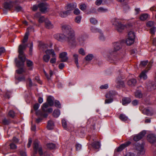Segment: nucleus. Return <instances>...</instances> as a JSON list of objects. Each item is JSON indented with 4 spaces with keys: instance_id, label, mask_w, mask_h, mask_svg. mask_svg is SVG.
<instances>
[{
    "instance_id": "obj_1",
    "label": "nucleus",
    "mask_w": 156,
    "mask_h": 156,
    "mask_svg": "<svg viewBox=\"0 0 156 156\" xmlns=\"http://www.w3.org/2000/svg\"><path fill=\"white\" fill-rule=\"evenodd\" d=\"M62 30L66 34V40L68 45L72 48L76 46H83L87 37L86 35L82 34L79 35L77 38L75 37V32L71 26L67 25L62 26Z\"/></svg>"
},
{
    "instance_id": "obj_2",
    "label": "nucleus",
    "mask_w": 156,
    "mask_h": 156,
    "mask_svg": "<svg viewBox=\"0 0 156 156\" xmlns=\"http://www.w3.org/2000/svg\"><path fill=\"white\" fill-rule=\"evenodd\" d=\"M54 98L53 97L49 96L47 98V102L48 104L47 103H44L41 106V108L42 112L40 110H38L36 111V114L37 115L40 116L44 117H46L48 115V114L45 112H48V113H51L53 111V109L52 108H48V105L50 106H52L54 105Z\"/></svg>"
},
{
    "instance_id": "obj_3",
    "label": "nucleus",
    "mask_w": 156,
    "mask_h": 156,
    "mask_svg": "<svg viewBox=\"0 0 156 156\" xmlns=\"http://www.w3.org/2000/svg\"><path fill=\"white\" fill-rule=\"evenodd\" d=\"M113 49L109 51V53L113 56V60L115 61L120 60L124 57V54L121 50L122 47L120 42L113 43Z\"/></svg>"
},
{
    "instance_id": "obj_4",
    "label": "nucleus",
    "mask_w": 156,
    "mask_h": 156,
    "mask_svg": "<svg viewBox=\"0 0 156 156\" xmlns=\"http://www.w3.org/2000/svg\"><path fill=\"white\" fill-rule=\"evenodd\" d=\"M27 47V45L26 44H20L19 46L18 49L19 58L21 61H18L17 58L15 59L16 66L19 68L23 66L24 62L25 61L26 59V57L23 51Z\"/></svg>"
},
{
    "instance_id": "obj_5",
    "label": "nucleus",
    "mask_w": 156,
    "mask_h": 156,
    "mask_svg": "<svg viewBox=\"0 0 156 156\" xmlns=\"http://www.w3.org/2000/svg\"><path fill=\"white\" fill-rule=\"evenodd\" d=\"M111 22L115 29L119 32H122L126 27V26L122 24L119 20L116 17L112 18Z\"/></svg>"
},
{
    "instance_id": "obj_6",
    "label": "nucleus",
    "mask_w": 156,
    "mask_h": 156,
    "mask_svg": "<svg viewBox=\"0 0 156 156\" xmlns=\"http://www.w3.org/2000/svg\"><path fill=\"white\" fill-rule=\"evenodd\" d=\"M135 148L137 153V156L143 155L145 154V151L143 145L136 144L135 145Z\"/></svg>"
},
{
    "instance_id": "obj_7",
    "label": "nucleus",
    "mask_w": 156,
    "mask_h": 156,
    "mask_svg": "<svg viewBox=\"0 0 156 156\" xmlns=\"http://www.w3.org/2000/svg\"><path fill=\"white\" fill-rule=\"evenodd\" d=\"M145 88L148 91H151L156 88V84L151 81H148L146 83Z\"/></svg>"
},
{
    "instance_id": "obj_8",
    "label": "nucleus",
    "mask_w": 156,
    "mask_h": 156,
    "mask_svg": "<svg viewBox=\"0 0 156 156\" xmlns=\"http://www.w3.org/2000/svg\"><path fill=\"white\" fill-rule=\"evenodd\" d=\"M34 149L36 153L38 151L39 154L40 155H42L43 154V151L41 147L39 145V143L37 142H35L34 144Z\"/></svg>"
},
{
    "instance_id": "obj_9",
    "label": "nucleus",
    "mask_w": 156,
    "mask_h": 156,
    "mask_svg": "<svg viewBox=\"0 0 156 156\" xmlns=\"http://www.w3.org/2000/svg\"><path fill=\"white\" fill-rule=\"evenodd\" d=\"M63 32L66 34L64 31ZM54 37L55 39L58 41L62 42L65 39L66 37H66L65 35L62 34H57L54 35Z\"/></svg>"
},
{
    "instance_id": "obj_10",
    "label": "nucleus",
    "mask_w": 156,
    "mask_h": 156,
    "mask_svg": "<svg viewBox=\"0 0 156 156\" xmlns=\"http://www.w3.org/2000/svg\"><path fill=\"white\" fill-rule=\"evenodd\" d=\"M142 106L140 108V110L144 114L147 115H151L153 114L152 109L151 108H145L143 109Z\"/></svg>"
},
{
    "instance_id": "obj_11",
    "label": "nucleus",
    "mask_w": 156,
    "mask_h": 156,
    "mask_svg": "<svg viewBox=\"0 0 156 156\" xmlns=\"http://www.w3.org/2000/svg\"><path fill=\"white\" fill-rule=\"evenodd\" d=\"M146 134L145 131H143L138 134L135 135L133 136V140L135 141H137L142 139Z\"/></svg>"
},
{
    "instance_id": "obj_12",
    "label": "nucleus",
    "mask_w": 156,
    "mask_h": 156,
    "mask_svg": "<svg viewBox=\"0 0 156 156\" xmlns=\"http://www.w3.org/2000/svg\"><path fill=\"white\" fill-rule=\"evenodd\" d=\"M34 29L32 27H29L27 29V32L25 33L24 39L23 41V43H24L27 42L30 32L34 31Z\"/></svg>"
},
{
    "instance_id": "obj_13",
    "label": "nucleus",
    "mask_w": 156,
    "mask_h": 156,
    "mask_svg": "<svg viewBox=\"0 0 156 156\" xmlns=\"http://www.w3.org/2000/svg\"><path fill=\"white\" fill-rule=\"evenodd\" d=\"M47 4L46 3H41L38 5L40 10L42 12H46L47 8Z\"/></svg>"
},
{
    "instance_id": "obj_14",
    "label": "nucleus",
    "mask_w": 156,
    "mask_h": 156,
    "mask_svg": "<svg viewBox=\"0 0 156 156\" xmlns=\"http://www.w3.org/2000/svg\"><path fill=\"white\" fill-rule=\"evenodd\" d=\"M67 53L66 52H63L59 55V58L61 59V61L66 62L68 60V58L67 56Z\"/></svg>"
},
{
    "instance_id": "obj_15",
    "label": "nucleus",
    "mask_w": 156,
    "mask_h": 156,
    "mask_svg": "<svg viewBox=\"0 0 156 156\" xmlns=\"http://www.w3.org/2000/svg\"><path fill=\"white\" fill-rule=\"evenodd\" d=\"M34 17L36 18H39L38 22L40 23H41L44 22L46 20H48L47 19H45L43 16H41L40 13H36L34 15Z\"/></svg>"
},
{
    "instance_id": "obj_16",
    "label": "nucleus",
    "mask_w": 156,
    "mask_h": 156,
    "mask_svg": "<svg viewBox=\"0 0 156 156\" xmlns=\"http://www.w3.org/2000/svg\"><path fill=\"white\" fill-rule=\"evenodd\" d=\"M148 141L151 143H153L156 141V138L153 134H149L147 136Z\"/></svg>"
},
{
    "instance_id": "obj_17",
    "label": "nucleus",
    "mask_w": 156,
    "mask_h": 156,
    "mask_svg": "<svg viewBox=\"0 0 156 156\" xmlns=\"http://www.w3.org/2000/svg\"><path fill=\"white\" fill-rule=\"evenodd\" d=\"M45 27L48 29H51L53 27V25L51 22L48 20H46L45 21Z\"/></svg>"
},
{
    "instance_id": "obj_18",
    "label": "nucleus",
    "mask_w": 156,
    "mask_h": 156,
    "mask_svg": "<svg viewBox=\"0 0 156 156\" xmlns=\"http://www.w3.org/2000/svg\"><path fill=\"white\" fill-rule=\"evenodd\" d=\"M123 10L124 12H127L129 11L131 8L128 4L124 3L122 5Z\"/></svg>"
},
{
    "instance_id": "obj_19",
    "label": "nucleus",
    "mask_w": 156,
    "mask_h": 156,
    "mask_svg": "<svg viewBox=\"0 0 156 156\" xmlns=\"http://www.w3.org/2000/svg\"><path fill=\"white\" fill-rule=\"evenodd\" d=\"M73 56L74 59V61L76 65V66L77 68H79V67L78 60L79 55L77 54H74L73 55Z\"/></svg>"
},
{
    "instance_id": "obj_20",
    "label": "nucleus",
    "mask_w": 156,
    "mask_h": 156,
    "mask_svg": "<svg viewBox=\"0 0 156 156\" xmlns=\"http://www.w3.org/2000/svg\"><path fill=\"white\" fill-rule=\"evenodd\" d=\"M148 72V70H145L141 72L139 75V77L141 79L145 80L147 78V76L146 73Z\"/></svg>"
},
{
    "instance_id": "obj_21",
    "label": "nucleus",
    "mask_w": 156,
    "mask_h": 156,
    "mask_svg": "<svg viewBox=\"0 0 156 156\" xmlns=\"http://www.w3.org/2000/svg\"><path fill=\"white\" fill-rule=\"evenodd\" d=\"M136 81L134 79H131L128 80L127 84L129 86L133 87L135 86L136 83Z\"/></svg>"
},
{
    "instance_id": "obj_22",
    "label": "nucleus",
    "mask_w": 156,
    "mask_h": 156,
    "mask_svg": "<svg viewBox=\"0 0 156 156\" xmlns=\"http://www.w3.org/2000/svg\"><path fill=\"white\" fill-rule=\"evenodd\" d=\"M97 11L99 13H103L107 12L108 9L106 8L100 7L98 9Z\"/></svg>"
},
{
    "instance_id": "obj_23",
    "label": "nucleus",
    "mask_w": 156,
    "mask_h": 156,
    "mask_svg": "<svg viewBox=\"0 0 156 156\" xmlns=\"http://www.w3.org/2000/svg\"><path fill=\"white\" fill-rule=\"evenodd\" d=\"M134 41L135 39L128 37L126 40V43L127 45H130L133 44L134 42Z\"/></svg>"
},
{
    "instance_id": "obj_24",
    "label": "nucleus",
    "mask_w": 156,
    "mask_h": 156,
    "mask_svg": "<svg viewBox=\"0 0 156 156\" xmlns=\"http://www.w3.org/2000/svg\"><path fill=\"white\" fill-rule=\"evenodd\" d=\"M130 99L129 98H124L122 99V105H126L131 102Z\"/></svg>"
},
{
    "instance_id": "obj_25",
    "label": "nucleus",
    "mask_w": 156,
    "mask_h": 156,
    "mask_svg": "<svg viewBox=\"0 0 156 156\" xmlns=\"http://www.w3.org/2000/svg\"><path fill=\"white\" fill-rule=\"evenodd\" d=\"M90 31H91L94 33H97V32H101V30L96 28L95 27L92 26L90 27Z\"/></svg>"
},
{
    "instance_id": "obj_26",
    "label": "nucleus",
    "mask_w": 156,
    "mask_h": 156,
    "mask_svg": "<svg viewBox=\"0 0 156 156\" xmlns=\"http://www.w3.org/2000/svg\"><path fill=\"white\" fill-rule=\"evenodd\" d=\"M45 52L47 55H51L52 56H55L56 55L54 50L52 49H47L45 51Z\"/></svg>"
},
{
    "instance_id": "obj_27",
    "label": "nucleus",
    "mask_w": 156,
    "mask_h": 156,
    "mask_svg": "<svg viewBox=\"0 0 156 156\" xmlns=\"http://www.w3.org/2000/svg\"><path fill=\"white\" fill-rule=\"evenodd\" d=\"M149 15L147 13H143L141 14L140 17V19L142 21L146 20L149 17Z\"/></svg>"
},
{
    "instance_id": "obj_28",
    "label": "nucleus",
    "mask_w": 156,
    "mask_h": 156,
    "mask_svg": "<svg viewBox=\"0 0 156 156\" xmlns=\"http://www.w3.org/2000/svg\"><path fill=\"white\" fill-rule=\"evenodd\" d=\"M54 126V124L53 122L51 121H49L48 122V125L47 126L48 129L51 130L52 129Z\"/></svg>"
},
{
    "instance_id": "obj_29",
    "label": "nucleus",
    "mask_w": 156,
    "mask_h": 156,
    "mask_svg": "<svg viewBox=\"0 0 156 156\" xmlns=\"http://www.w3.org/2000/svg\"><path fill=\"white\" fill-rule=\"evenodd\" d=\"M94 56L92 54H89L85 57V59L87 61H90L94 58Z\"/></svg>"
},
{
    "instance_id": "obj_30",
    "label": "nucleus",
    "mask_w": 156,
    "mask_h": 156,
    "mask_svg": "<svg viewBox=\"0 0 156 156\" xmlns=\"http://www.w3.org/2000/svg\"><path fill=\"white\" fill-rule=\"evenodd\" d=\"M40 48L42 49L43 51L45 50L48 47V46L47 44L44 43H40L39 45Z\"/></svg>"
},
{
    "instance_id": "obj_31",
    "label": "nucleus",
    "mask_w": 156,
    "mask_h": 156,
    "mask_svg": "<svg viewBox=\"0 0 156 156\" xmlns=\"http://www.w3.org/2000/svg\"><path fill=\"white\" fill-rule=\"evenodd\" d=\"M93 147L96 149H98L100 147L101 145L99 142H94L92 144Z\"/></svg>"
},
{
    "instance_id": "obj_32",
    "label": "nucleus",
    "mask_w": 156,
    "mask_h": 156,
    "mask_svg": "<svg viewBox=\"0 0 156 156\" xmlns=\"http://www.w3.org/2000/svg\"><path fill=\"white\" fill-rule=\"evenodd\" d=\"M128 37L135 39V34L133 30H131L129 32L128 34Z\"/></svg>"
},
{
    "instance_id": "obj_33",
    "label": "nucleus",
    "mask_w": 156,
    "mask_h": 156,
    "mask_svg": "<svg viewBox=\"0 0 156 156\" xmlns=\"http://www.w3.org/2000/svg\"><path fill=\"white\" fill-rule=\"evenodd\" d=\"M60 114V111L58 109L54 110L53 113V115L55 117H58Z\"/></svg>"
},
{
    "instance_id": "obj_34",
    "label": "nucleus",
    "mask_w": 156,
    "mask_h": 156,
    "mask_svg": "<svg viewBox=\"0 0 156 156\" xmlns=\"http://www.w3.org/2000/svg\"><path fill=\"white\" fill-rule=\"evenodd\" d=\"M69 14L66 11H62L59 13V15L62 17H65L69 15Z\"/></svg>"
},
{
    "instance_id": "obj_35",
    "label": "nucleus",
    "mask_w": 156,
    "mask_h": 156,
    "mask_svg": "<svg viewBox=\"0 0 156 156\" xmlns=\"http://www.w3.org/2000/svg\"><path fill=\"white\" fill-rule=\"evenodd\" d=\"M117 85V87H124V83L123 81H116Z\"/></svg>"
},
{
    "instance_id": "obj_36",
    "label": "nucleus",
    "mask_w": 156,
    "mask_h": 156,
    "mask_svg": "<svg viewBox=\"0 0 156 156\" xmlns=\"http://www.w3.org/2000/svg\"><path fill=\"white\" fill-rule=\"evenodd\" d=\"M115 93H113V91H110L106 95V97L107 98H111L113 97V96L115 95Z\"/></svg>"
},
{
    "instance_id": "obj_37",
    "label": "nucleus",
    "mask_w": 156,
    "mask_h": 156,
    "mask_svg": "<svg viewBox=\"0 0 156 156\" xmlns=\"http://www.w3.org/2000/svg\"><path fill=\"white\" fill-rule=\"evenodd\" d=\"M79 8L81 10L83 11L86 9L87 6L85 4L82 3L80 4Z\"/></svg>"
},
{
    "instance_id": "obj_38",
    "label": "nucleus",
    "mask_w": 156,
    "mask_h": 156,
    "mask_svg": "<svg viewBox=\"0 0 156 156\" xmlns=\"http://www.w3.org/2000/svg\"><path fill=\"white\" fill-rule=\"evenodd\" d=\"M119 118L121 120L124 121H126L128 119L127 117L123 114H121L120 115Z\"/></svg>"
},
{
    "instance_id": "obj_39",
    "label": "nucleus",
    "mask_w": 156,
    "mask_h": 156,
    "mask_svg": "<svg viewBox=\"0 0 156 156\" xmlns=\"http://www.w3.org/2000/svg\"><path fill=\"white\" fill-rule=\"evenodd\" d=\"M135 96L137 98H141L142 96V94L141 93V91L140 90H137L135 92Z\"/></svg>"
},
{
    "instance_id": "obj_40",
    "label": "nucleus",
    "mask_w": 156,
    "mask_h": 156,
    "mask_svg": "<svg viewBox=\"0 0 156 156\" xmlns=\"http://www.w3.org/2000/svg\"><path fill=\"white\" fill-rule=\"evenodd\" d=\"M50 58V56L49 55H47L46 54V55H44L43 57V59L44 61L45 62H48Z\"/></svg>"
},
{
    "instance_id": "obj_41",
    "label": "nucleus",
    "mask_w": 156,
    "mask_h": 156,
    "mask_svg": "<svg viewBox=\"0 0 156 156\" xmlns=\"http://www.w3.org/2000/svg\"><path fill=\"white\" fill-rule=\"evenodd\" d=\"M104 0H96L95 2V4L98 6H99L101 5H104Z\"/></svg>"
},
{
    "instance_id": "obj_42",
    "label": "nucleus",
    "mask_w": 156,
    "mask_h": 156,
    "mask_svg": "<svg viewBox=\"0 0 156 156\" xmlns=\"http://www.w3.org/2000/svg\"><path fill=\"white\" fill-rule=\"evenodd\" d=\"M27 66L30 67V69H31L33 65V62L30 60H27Z\"/></svg>"
},
{
    "instance_id": "obj_43",
    "label": "nucleus",
    "mask_w": 156,
    "mask_h": 156,
    "mask_svg": "<svg viewBox=\"0 0 156 156\" xmlns=\"http://www.w3.org/2000/svg\"><path fill=\"white\" fill-rule=\"evenodd\" d=\"M90 22L91 23L94 24H96L98 23L97 20L94 17H91L90 18Z\"/></svg>"
},
{
    "instance_id": "obj_44",
    "label": "nucleus",
    "mask_w": 156,
    "mask_h": 156,
    "mask_svg": "<svg viewBox=\"0 0 156 156\" xmlns=\"http://www.w3.org/2000/svg\"><path fill=\"white\" fill-rule=\"evenodd\" d=\"M97 12L96 9L94 8H92L91 9L87 11V14H90L92 13H96Z\"/></svg>"
},
{
    "instance_id": "obj_45",
    "label": "nucleus",
    "mask_w": 156,
    "mask_h": 156,
    "mask_svg": "<svg viewBox=\"0 0 156 156\" xmlns=\"http://www.w3.org/2000/svg\"><path fill=\"white\" fill-rule=\"evenodd\" d=\"M47 147L50 149H53L55 147V145L53 143H48L47 144Z\"/></svg>"
},
{
    "instance_id": "obj_46",
    "label": "nucleus",
    "mask_w": 156,
    "mask_h": 156,
    "mask_svg": "<svg viewBox=\"0 0 156 156\" xmlns=\"http://www.w3.org/2000/svg\"><path fill=\"white\" fill-rule=\"evenodd\" d=\"M100 36L99 37V39L102 41H104L105 40V37L102 33V31L101 30V32H99Z\"/></svg>"
},
{
    "instance_id": "obj_47",
    "label": "nucleus",
    "mask_w": 156,
    "mask_h": 156,
    "mask_svg": "<svg viewBox=\"0 0 156 156\" xmlns=\"http://www.w3.org/2000/svg\"><path fill=\"white\" fill-rule=\"evenodd\" d=\"M78 52L79 53L82 55H85V52L83 48H80L78 50Z\"/></svg>"
},
{
    "instance_id": "obj_48",
    "label": "nucleus",
    "mask_w": 156,
    "mask_h": 156,
    "mask_svg": "<svg viewBox=\"0 0 156 156\" xmlns=\"http://www.w3.org/2000/svg\"><path fill=\"white\" fill-rule=\"evenodd\" d=\"M25 70L23 68H20L19 69L16 70V73L19 74H21L25 72Z\"/></svg>"
},
{
    "instance_id": "obj_49",
    "label": "nucleus",
    "mask_w": 156,
    "mask_h": 156,
    "mask_svg": "<svg viewBox=\"0 0 156 156\" xmlns=\"http://www.w3.org/2000/svg\"><path fill=\"white\" fill-rule=\"evenodd\" d=\"M125 144H122L120 145L119 147L117 149V151H122L123 149L125 148L126 147L125 146Z\"/></svg>"
},
{
    "instance_id": "obj_50",
    "label": "nucleus",
    "mask_w": 156,
    "mask_h": 156,
    "mask_svg": "<svg viewBox=\"0 0 156 156\" xmlns=\"http://www.w3.org/2000/svg\"><path fill=\"white\" fill-rule=\"evenodd\" d=\"M11 6V2H5L4 4V7L6 9H8L10 8Z\"/></svg>"
},
{
    "instance_id": "obj_51",
    "label": "nucleus",
    "mask_w": 156,
    "mask_h": 156,
    "mask_svg": "<svg viewBox=\"0 0 156 156\" xmlns=\"http://www.w3.org/2000/svg\"><path fill=\"white\" fill-rule=\"evenodd\" d=\"M154 23L152 21H149L147 23V25L148 27H152L154 25Z\"/></svg>"
},
{
    "instance_id": "obj_52",
    "label": "nucleus",
    "mask_w": 156,
    "mask_h": 156,
    "mask_svg": "<svg viewBox=\"0 0 156 156\" xmlns=\"http://www.w3.org/2000/svg\"><path fill=\"white\" fill-rule=\"evenodd\" d=\"M66 9L67 12H68L69 15L73 9L72 8H71L70 7H69L68 5L67 6Z\"/></svg>"
},
{
    "instance_id": "obj_53",
    "label": "nucleus",
    "mask_w": 156,
    "mask_h": 156,
    "mask_svg": "<svg viewBox=\"0 0 156 156\" xmlns=\"http://www.w3.org/2000/svg\"><path fill=\"white\" fill-rule=\"evenodd\" d=\"M81 16H78L76 17L75 20V21L77 23H79L81 21Z\"/></svg>"
},
{
    "instance_id": "obj_54",
    "label": "nucleus",
    "mask_w": 156,
    "mask_h": 156,
    "mask_svg": "<svg viewBox=\"0 0 156 156\" xmlns=\"http://www.w3.org/2000/svg\"><path fill=\"white\" fill-rule=\"evenodd\" d=\"M8 114L9 116L12 118H13L15 116V113L12 110H10L9 111Z\"/></svg>"
},
{
    "instance_id": "obj_55",
    "label": "nucleus",
    "mask_w": 156,
    "mask_h": 156,
    "mask_svg": "<svg viewBox=\"0 0 156 156\" xmlns=\"http://www.w3.org/2000/svg\"><path fill=\"white\" fill-rule=\"evenodd\" d=\"M55 106L58 108H60L61 107V104L57 100H55Z\"/></svg>"
},
{
    "instance_id": "obj_56",
    "label": "nucleus",
    "mask_w": 156,
    "mask_h": 156,
    "mask_svg": "<svg viewBox=\"0 0 156 156\" xmlns=\"http://www.w3.org/2000/svg\"><path fill=\"white\" fill-rule=\"evenodd\" d=\"M68 5L69 7H70L73 9H74L76 7V3H71L69 4Z\"/></svg>"
},
{
    "instance_id": "obj_57",
    "label": "nucleus",
    "mask_w": 156,
    "mask_h": 156,
    "mask_svg": "<svg viewBox=\"0 0 156 156\" xmlns=\"http://www.w3.org/2000/svg\"><path fill=\"white\" fill-rule=\"evenodd\" d=\"M148 62L147 60L142 61L141 62L140 65L141 66L144 67L147 64Z\"/></svg>"
},
{
    "instance_id": "obj_58",
    "label": "nucleus",
    "mask_w": 156,
    "mask_h": 156,
    "mask_svg": "<svg viewBox=\"0 0 156 156\" xmlns=\"http://www.w3.org/2000/svg\"><path fill=\"white\" fill-rule=\"evenodd\" d=\"M113 101V99L112 98H109L105 100V104H109Z\"/></svg>"
},
{
    "instance_id": "obj_59",
    "label": "nucleus",
    "mask_w": 156,
    "mask_h": 156,
    "mask_svg": "<svg viewBox=\"0 0 156 156\" xmlns=\"http://www.w3.org/2000/svg\"><path fill=\"white\" fill-rule=\"evenodd\" d=\"M62 121L63 127L64 128H67V124L66 120L64 119H62Z\"/></svg>"
},
{
    "instance_id": "obj_60",
    "label": "nucleus",
    "mask_w": 156,
    "mask_h": 156,
    "mask_svg": "<svg viewBox=\"0 0 156 156\" xmlns=\"http://www.w3.org/2000/svg\"><path fill=\"white\" fill-rule=\"evenodd\" d=\"M53 58L50 60V62L51 63H55L56 62V55L55 56H52Z\"/></svg>"
},
{
    "instance_id": "obj_61",
    "label": "nucleus",
    "mask_w": 156,
    "mask_h": 156,
    "mask_svg": "<svg viewBox=\"0 0 156 156\" xmlns=\"http://www.w3.org/2000/svg\"><path fill=\"white\" fill-rule=\"evenodd\" d=\"M73 12L75 14L78 15L80 14V11L78 9L76 8L73 11Z\"/></svg>"
},
{
    "instance_id": "obj_62",
    "label": "nucleus",
    "mask_w": 156,
    "mask_h": 156,
    "mask_svg": "<svg viewBox=\"0 0 156 156\" xmlns=\"http://www.w3.org/2000/svg\"><path fill=\"white\" fill-rule=\"evenodd\" d=\"M17 79L19 81H23L25 80V77L24 76H21L17 78Z\"/></svg>"
},
{
    "instance_id": "obj_63",
    "label": "nucleus",
    "mask_w": 156,
    "mask_h": 156,
    "mask_svg": "<svg viewBox=\"0 0 156 156\" xmlns=\"http://www.w3.org/2000/svg\"><path fill=\"white\" fill-rule=\"evenodd\" d=\"M76 150L79 151L82 148V145L80 144H77L76 146Z\"/></svg>"
},
{
    "instance_id": "obj_64",
    "label": "nucleus",
    "mask_w": 156,
    "mask_h": 156,
    "mask_svg": "<svg viewBox=\"0 0 156 156\" xmlns=\"http://www.w3.org/2000/svg\"><path fill=\"white\" fill-rule=\"evenodd\" d=\"M11 94V92L9 91H7L5 95V98H9L10 97V95Z\"/></svg>"
}]
</instances>
